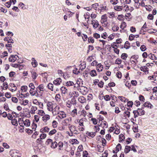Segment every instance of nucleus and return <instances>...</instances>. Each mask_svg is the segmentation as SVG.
I'll return each instance as SVG.
<instances>
[{
    "label": "nucleus",
    "instance_id": "45",
    "mask_svg": "<svg viewBox=\"0 0 157 157\" xmlns=\"http://www.w3.org/2000/svg\"><path fill=\"white\" fill-rule=\"evenodd\" d=\"M79 66V70H81V71H82L86 67V65L85 64L82 65L81 64Z\"/></svg>",
    "mask_w": 157,
    "mask_h": 157
},
{
    "label": "nucleus",
    "instance_id": "41",
    "mask_svg": "<svg viewBox=\"0 0 157 157\" xmlns=\"http://www.w3.org/2000/svg\"><path fill=\"white\" fill-rule=\"evenodd\" d=\"M127 57L128 55L126 53H123L121 55V58L124 60H125Z\"/></svg>",
    "mask_w": 157,
    "mask_h": 157
},
{
    "label": "nucleus",
    "instance_id": "10",
    "mask_svg": "<svg viewBox=\"0 0 157 157\" xmlns=\"http://www.w3.org/2000/svg\"><path fill=\"white\" fill-rule=\"evenodd\" d=\"M142 107L141 109H138V114L136 115V117H138V115L141 116L145 114V112L143 110H142Z\"/></svg>",
    "mask_w": 157,
    "mask_h": 157
},
{
    "label": "nucleus",
    "instance_id": "15",
    "mask_svg": "<svg viewBox=\"0 0 157 157\" xmlns=\"http://www.w3.org/2000/svg\"><path fill=\"white\" fill-rule=\"evenodd\" d=\"M103 66L100 63L98 64L97 67V70L98 72L101 71L103 69Z\"/></svg>",
    "mask_w": 157,
    "mask_h": 157
},
{
    "label": "nucleus",
    "instance_id": "32",
    "mask_svg": "<svg viewBox=\"0 0 157 157\" xmlns=\"http://www.w3.org/2000/svg\"><path fill=\"white\" fill-rule=\"evenodd\" d=\"M126 23L123 21L121 23V25H120V27L122 29H124L126 27Z\"/></svg>",
    "mask_w": 157,
    "mask_h": 157
},
{
    "label": "nucleus",
    "instance_id": "1",
    "mask_svg": "<svg viewBox=\"0 0 157 157\" xmlns=\"http://www.w3.org/2000/svg\"><path fill=\"white\" fill-rule=\"evenodd\" d=\"M18 122L21 126H23V125L21 124H24L26 127H28L30 125V122L29 120L28 119H26L24 121L23 120H21V118H20L18 120Z\"/></svg>",
    "mask_w": 157,
    "mask_h": 157
},
{
    "label": "nucleus",
    "instance_id": "57",
    "mask_svg": "<svg viewBox=\"0 0 157 157\" xmlns=\"http://www.w3.org/2000/svg\"><path fill=\"white\" fill-rule=\"evenodd\" d=\"M12 101L14 103H16L18 102V99L15 97H12L11 98Z\"/></svg>",
    "mask_w": 157,
    "mask_h": 157
},
{
    "label": "nucleus",
    "instance_id": "64",
    "mask_svg": "<svg viewBox=\"0 0 157 157\" xmlns=\"http://www.w3.org/2000/svg\"><path fill=\"white\" fill-rule=\"evenodd\" d=\"M56 131L55 129H53V130L51 131L50 132H49V135H52L54 134L56 132Z\"/></svg>",
    "mask_w": 157,
    "mask_h": 157
},
{
    "label": "nucleus",
    "instance_id": "36",
    "mask_svg": "<svg viewBox=\"0 0 157 157\" xmlns=\"http://www.w3.org/2000/svg\"><path fill=\"white\" fill-rule=\"evenodd\" d=\"M28 87L26 86H23L21 87V90L23 92H25L27 90Z\"/></svg>",
    "mask_w": 157,
    "mask_h": 157
},
{
    "label": "nucleus",
    "instance_id": "35",
    "mask_svg": "<svg viewBox=\"0 0 157 157\" xmlns=\"http://www.w3.org/2000/svg\"><path fill=\"white\" fill-rule=\"evenodd\" d=\"M59 107L58 106H57L55 108L53 109L55 110L54 111H53V110L52 111V113L53 115H56V111L57 112L59 110Z\"/></svg>",
    "mask_w": 157,
    "mask_h": 157
},
{
    "label": "nucleus",
    "instance_id": "46",
    "mask_svg": "<svg viewBox=\"0 0 157 157\" xmlns=\"http://www.w3.org/2000/svg\"><path fill=\"white\" fill-rule=\"evenodd\" d=\"M11 123L12 124L16 126L17 125V122L16 119H13L11 121Z\"/></svg>",
    "mask_w": 157,
    "mask_h": 157
},
{
    "label": "nucleus",
    "instance_id": "18",
    "mask_svg": "<svg viewBox=\"0 0 157 157\" xmlns=\"http://www.w3.org/2000/svg\"><path fill=\"white\" fill-rule=\"evenodd\" d=\"M77 114V109H74L71 113V116L74 117H75Z\"/></svg>",
    "mask_w": 157,
    "mask_h": 157
},
{
    "label": "nucleus",
    "instance_id": "14",
    "mask_svg": "<svg viewBox=\"0 0 157 157\" xmlns=\"http://www.w3.org/2000/svg\"><path fill=\"white\" fill-rule=\"evenodd\" d=\"M107 17L105 14L102 16L101 17V23L102 24L104 23L107 21Z\"/></svg>",
    "mask_w": 157,
    "mask_h": 157
},
{
    "label": "nucleus",
    "instance_id": "17",
    "mask_svg": "<svg viewBox=\"0 0 157 157\" xmlns=\"http://www.w3.org/2000/svg\"><path fill=\"white\" fill-rule=\"evenodd\" d=\"M31 72L32 74V77L33 79L34 80L35 79L37 76L38 75L36 73V72L33 71H31Z\"/></svg>",
    "mask_w": 157,
    "mask_h": 157
},
{
    "label": "nucleus",
    "instance_id": "11",
    "mask_svg": "<svg viewBox=\"0 0 157 157\" xmlns=\"http://www.w3.org/2000/svg\"><path fill=\"white\" fill-rule=\"evenodd\" d=\"M48 109L50 111H52L53 110L52 108L53 104L51 102H48L47 104Z\"/></svg>",
    "mask_w": 157,
    "mask_h": 157
},
{
    "label": "nucleus",
    "instance_id": "7",
    "mask_svg": "<svg viewBox=\"0 0 157 157\" xmlns=\"http://www.w3.org/2000/svg\"><path fill=\"white\" fill-rule=\"evenodd\" d=\"M18 56L17 55H11L10 57L9 60L10 62H14L17 60Z\"/></svg>",
    "mask_w": 157,
    "mask_h": 157
},
{
    "label": "nucleus",
    "instance_id": "2",
    "mask_svg": "<svg viewBox=\"0 0 157 157\" xmlns=\"http://www.w3.org/2000/svg\"><path fill=\"white\" fill-rule=\"evenodd\" d=\"M10 155L12 157H18L21 156V154L17 151L16 150H12L10 152Z\"/></svg>",
    "mask_w": 157,
    "mask_h": 157
},
{
    "label": "nucleus",
    "instance_id": "22",
    "mask_svg": "<svg viewBox=\"0 0 157 157\" xmlns=\"http://www.w3.org/2000/svg\"><path fill=\"white\" fill-rule=\"evenodd\" d=\"M37 109V108L36 106H32L31 108L30 113L32 114H34L35 111Z\"/></svg>",
    "mask_w": 157,
    "mask_h": 157
},
{
    "label": "nucleus",
    "instance_id": "44",
    "mask_svg": "<svg viewBox=\"0 0 157 157\" xmlns=\"http://www.w3.org/2000/svg\"><path fill=\"white\" fill-rule=\"evenodd\" d=\"M52 141L51 139H48L46 142L45 144L46 145L51 144Z\"/></svg>",
    "mask_w": 157,
    "mask_h": 157
},
{
    "label": "nucleus",
    "instance_id": "29",
    "mask_svg": "<svg viewBox=\"0 0 157 157\" xmlns=\"http://www.w3.org/2000/svg\"><path fill=\"white\" fill-rule=\"evenodd\" d=\"M131 149V147L129 146H126L124 149L125 153H128L130 151Z\"/></svg>",
    "mask_w": 157,
    "mask_h": 157
},
{
    "label": "nucleus",
    "instance_id": "39",
    "mask_svg": "<svg viewBox=\"0 0 157 157\" xmlns=\"http://www.w3.org/2000/svg\"><path fill=\"white\" fill-rule=\"evenodd\" d=\"M119 139L120 140L119 142H122L125 139L124 136L122 134H120L119 135Z\"/></svg>",
    "mask_w": 157,
    "mask_h": 157
},
{
    "label": "nucleus",
    "instance_id": "60",
    "mask_svg": "<svg viewBox=\"0 0 157 157\" xmlns=\"http://www.w3.org/2000/svg\"><path fill=\"white\" fill-rule=\"evenodd\" d=\"M104 98L106 101H109L110 100V98L109 96L108 95H106L104 96Z\"/></svg>",
    "mask_w": 157,
    "mask_h": 157
},
{
    "label": "nucleus",
    "instance_id": "42",
    "mask_svg": "<svg viewBox=\"0 0 157 157\" xmlns=\"http://www.w3.org/2000/svg\"><path fill=\"white\" fill-rule=\"evenodd\" d=\"M8 56V53L7 52L5 51L2 54V55L0 56L1 58H3L5 56Z\"/></svg>",
    "mask_w": 157,
    "mask_h": 157
},
{
    "label": "nucleus",
    "instance_id": "40",
    "mask_svg": "<svg viewBox=\"0 0 157 157\" xmlns=\"http://www.w3.org/2000/svg\"><path fill=\"white\" fill-rule=\"evenodd\" d=\"M73 72L74 74L78 75L80 73V71L79 69L78 70L77 68H75L73 71Z\"/></svg>",
    "mask_w": 157,
    "mask_h": 157
},
{
    "label": "nucleus",
    "instance_id": "63",
    "mask_svg": "<svg viewBox=\"0 0 157 157\" xmlns=\"http://www.w3.org/2000/svg\"><path fill=\"white\" fill-rule=\"evenodd\" d=\"M38 114L41 116L44 115L45 114L43 110H39L38 111Z\"/></svg>",
    "mask_w": 157,
    "mask_h": 157
},
{
    "label": "nucleus",
    "instance_id": "47",
    "mask_svg": "<svg viewBox=\"0 0 157 157\" xmlns=\"http://www.w3.org/2000/svg\"><path fill=\"white\" fill-rule=\"evenodd\" d=\"M31 64L34 67H36L38 65L37 62L36 60L33 62L32 61L31 62Z\"/></svg>",
    "mask_w": 157,
    "mask_h": 157
},
{
    "label": "nucleus",
    "instance_id": "8",
    "mask_svg": "<svg viewBox=\"0 0 157 157\" xmlns=\"http://www.w3.org/2000/svg\"><path fill=\"white\" fill-rule=\"evenodd\" d=\"M57 114H58V116L61 119L65 118L66 117V114L63 111H57Z\"/></svg>",
    "mask_w": 157,
    "mask_h": 157
},
{
    "label": "nucleus",
    "instance_id": "38",
    "mask_svg": "<svg viewBox=\"0 0 157 157\" xmlns=\"http://www.w3.org/2000/svg\"><path fill=\"white\" fill-rule=\"evenodd\" d=\"M121 149V146L120 144H118L116 147V152H117Z\"/></svg>",
    "mask_w": 157,
    "mask_h": 157
},
{
    "label": "nucleus",
    "instance_id": "53",
    "mask_svg": "<svg viewBox=\"0 0 157 157\" xmlns=\"http://www.w3.org/2000/svg\"><path fill=\"white\" fill-rule=\"evenodd\" d=\"M79 124L80 126H83V119H81L80 120L79 122Z\"/></svg>",
    "mask_w": 157,
    "mask_h": 157
},
{
    "label": "nucleus",
    "instance_id": "52",
    "mask_svg": "<svg viewBox=\"0 0 157 157\" xmlns=\"http://www.w3.org/2000/svg\"><path fill=\"white\" fill-rule=\"evenodd\" d=\"M127 106L128 107H132L133 105V102L132 101H128Z\"/></svg>",
    "mask_w": 157,
    "mask_h": 157
},
{
    "label": "nucleus",
    "instance_id": "49",
    "mask_svg": "<svg viewBox=\"0 0 157 157\" xmlns=\"http://www.w3.org/2000/svg\"><path fill=\"white\" fill-rule=\"evenodd\" d=\"M99 25V23L98 21L97 20L95 21V23L93 25V27L94 28H96Z\"/></svg>",
    "mask_w": 157,
    "mask_h": 157
},
{
    "label": "nucleus",
    "instance_id": "13",
    "mask_svg": "<svg viewBox=\"0 0 157 157\" xmlns=\"http://www.w3.org/2000/svg\"><path fill=\"white\" fill-rule=\"evenodd\" d=\"M152 105L149 102H146L142 106V108H144V107H147L151 109Z\"/></svg>",
    "mask_w": 157,
    "mask_h": 157
},
{
    "label": "nucleus",
    "instance_id": "3",
    "mask_svg": "<svg viewBox=\"0 0 157 157\" xmlns=\"http://www.w3.org/2000/svg\"><path fill=\"white\" fill-rule=\"evenodd\" d=\"M44 85L43 84H40L39 86L36 89V92L37 94H38V90L39 89L40 90V91H39L38 92L40 93V94H39V95H40L39 96H42L43 94V92L44 91Z\"/></svg>",
    "mask_w": 157,
    "mask_h": 157
},
{
    "label": "nucleus",
    "instance_id": "30",
    "mask_svg": "<svg viewBox=\"0 0 157 157\" xmlns=\"http://www.w3.org/2000/svg\"><path fill=\"white\" fill-rule=\"evenodd\" d=\"M149 57L152 60H156L157 59L156 57L154 54H150L148 55Z\"/></svg>",
    "mask_w": 157,
    "mask_h": 157
},
{
    "label": "nucleus",
    "instance_id": "54",
    "mask_svg": "<svg viewBox=\"0 0 157 157\" xmlns=\"http://www.w3.org/2000/svg\"><path fill=\"white\" fill-rule=\"evenodd\" d=\"M104 85V82L102 81H101L98 83V86L100 88H102L103 87V86Z\"/></svg>",
    "mask_w": 157,
    "mask_h": 157
},
{
    "label": "nucleus",
    "instance_id": "25",
    "mask_svg": "<svg viewBox=\"0 0 157 157\" xmlns=\"http://www.w3.org/2000/svg\"><path fill=\"white\" fill-rule=\"evenodd\" d=\"M32 129L29 128L26 129V132L29 134H31L33 132V129H34V130L35 131L36 130V128H32Z\"/></svg>",
    "mask_w": 157,
    "mask_h": 157
},
{
    "label": "nucleus",
    "instance_id": "56",
    "mask_svg": "<svg viewBox=\"0 0 157 157\" xmlns=\"http://www.w3.org/2000/svg\"><path fill=\"white\" fill-rule=\"evenodd\" d=\"M116 75L118 78H121L122 76V74L121 72L118 71L116 73Z\"/></svg>",
    "mask_w": 157,
    "mask_h": 157
},
{
    "label": "nucleus",
    "instance_id": "4",
    "mask_svg": "<svg viewBox=\"0 0 157 157\" xmlns=\"http://www.w3.org/2000/svg\"><path fill=\"white\" fill-rule=\"evenodd\" d=\"M76 104V100L74 97L72 98L71 101H68L67 105L68 107H70L72 105H75Z\"/></svg>",
    "mask_w": 157,
    "mask_h": 157
},
{
    "label": "nucleus",
    "instance_id": "31",
    "mask_svg": "<svg viewBox=\"0 0 157 157\" xmlns=\"http://www.w3.org/2000/svg\"><path fill=\"white\" fill-rule=\"evenodd\" d=\"M90 74L92 77L95 76L97 75L96 71L94 70H92L90 72Z\"/></svg>",
    "mask_w": 157,
    "mask_h": 157
},
{
    "label": "nucleus",
    "instance_id": "6",
    "mask_svg": "<svg viewBox=\"0 0 157 157\" xmlns=\"http://www.w3.org/2000/svg\"><path fill=\"white\" fill-rule=\"evenodd\" d=\"M82 81H77L76 83L75 84V86H74V88H77L78 89V88L81 87L80 88V90H82L83 88L84 87L83 86V83Z\"/></svg>",
    "mask_w": 157,
    "mask_h": 157
},
{
    "label": "nucleus",
    "instance_id": "28",
    "mask_svg": "<svg viewBox=\"0 0 157 157\" xmlns=\"http://www.w3.org/2000/svg\"><path fill=\"white\" fill-rule=\"evenodd\" d=\"M122 6H115L114 7V9L118 11H121L122 10L123 8Z\"/></svg>",
    "mask_w": 157,
    "mask_h": 157
},
{
    "label": "nucleus",
    "instance_id": "43",
    "mask_svg": "<svg viewBox=\"0 0 157 157\" xmlns=\"http://www.w3.org/2000/svg\"><path fill=\"white\" fill-rule=\"evenodd\" d=\"M138 5V6H135V7H136V9H138L139 7V6L141 5L142 6H145V4L144 2L142 0V1L141 2V3H140L139 2Z\"/></svg>",
    "mask_w": 157,
    "mask_h": 157
},
{
    "label": "nucleus",
    "instance_id": "33",
    "mask_svg": "<svg viewBox=\"0 0 157 157\" xmlns=\"http://www.w3.org/2000/svg\"><path fill=\"white\" fill-rule=\"evenodd\" d=\"M130 47V44L129 42L127 41L125 42L124 44V48L126 49H128Z\"/></svg>",
    "mask_w": 157,
    "mask_h": 157
},
{
    "label": "nucleus",
    "instance_id": "34",
    "mask_svg": "<svg viewBox=\"0 0 157 157\" xmlns=\"http://www.w3.org/2000/svg\"><path fill=\"white\" fill-rule=\"evenodd\" d=\"M70 142H72V144H77L79 143V142L76 139H72L70 140Z\"/></svg>",
    "mask_w": 157,
    "mask_h": 157
},
{
    "label": "nucleus",
    "instance_id": "58",
    "mask_svg": "<svg viewBox=\"0 0 157 157\" xmlns=\"http://www.w3.org/2000/svg\"><path fill=\"white\" fill-rule=\"evenodd\" d=\"M46 136V134L45 133H42L40 134V139H44Z\"/></svg>",
    "mask_w": 157,
    "mask_h": 157
},
{
    "label": "nucleus",
    "instance_id": "26",
    "mask_svg": "<svg viewBox=\"0 0 157 157\" xmlns=\"http://www.w3.org/2000/svg\"><path fill=\"white\" fill-rule=\"evenodd\" d=\"M42 120L44 121H46L47 120H48L50 119V116L49 115H46L42 117Z\"/></svg>",
    "mask_w": 157,
    "mask_h": 157
},
{
    "label": "nucleus",
    "instance_id": "9",
    "mask_svg": "<svg viewBox=\"0 0 157 157\" xmlns=\"http://www.w3.org/2000/svg\"><path fill=\"white\" fill-rule=\"evenodd\" d=\"M61 82V79L60 78H59L53 81V83L55 85L58 86L60 85Z\"/></svg>",
    "mask_w": 157,
    "mask_h": 157
},
{
    "label": "nucleus",
    "instance_id": "48",
    "mask_svg": "<svg viewBox=\"0 0 157 157\" xmlns=\"http://www.w3.org/2000/svg\"><path fill=\"white\" fill-rule=\"evenodd\" d=\"M87 135L89 136H90L92 137H93L95 135V132H89L87 134Z\"/></svg>",
    "mask_w": 157,
    "mask_h": 157
},
{
    "label": "nucleus",
    "instance_id": "5",
    "mask_svg": "<svg viewBox=\"0 0 157 157\" xmlns=\"http://www.w3.org/2000/svg\"><path fill=\"white\" fill-rule=\"evenodd\" d=\"M83 129V128H70V131L72 132L71 134L69 133V135L70 136H72V133L74 134H78L79 133L80 130L79 129Z\"/></svg>",
    "mask_w": 157,
    "mask_h": 157
},
{
    "label": "nucleus",
    "instance_id": "16",
    "mask_svg": "<svg viewBox=\"0 0 157 157\" xmlns=\"http://www.w3.org/2000/svg\"><path fill=\"white\" fill-rule=\"evenodd\" d=\"M78 101L81 103H84L86 101V99L83 96H80L78 98Z\"/></svg>",
    "mask_w": 157,
    "mask_h": 157
},
{
    "label": "nucleus",
    "instance_id": "12",
    "mask_svg": "<svg viewBox=\"0 0 157 157\" xmlns=\"http://www.w3.org/2000/svg\"><path fill=\"white\" fill-rule=\"evenodd\" d=\"M98 125L99 126L102 128H107L108 127L107 123L105 121H102L101 123L99 122Z\"/></svg>",
    "mask_w": 157,
    "mask_h": 157
},
{
    "label": "nucleus",
    "instance_id": "37",
    "mask_svg": "<svg viewBox=\"0 0 157 157\" xmlns=\"http://www.w3.org/2000/svg\"><path fill=\"white\" fill-rule=\"evenodd\" d=\"M10 65L13 67L14 68H17L18 67L20 68V66H21L20 64L17 63H11L10 64ZM19 69H20V68H19Z\"/></svg>",
    "mask_w": 157,
    "mask_h": 157
},
{
    "label": "nucleus",
    "instance_id": "19",
    "mask_svg": "<svg viewBox=\"0 0 157 157\" xmlns=\"http://www.w3.org/2000/svg\"><path fill=\"white\" fill-rule=\"evenodd\" d=\"M118 98L120 99L121 101L124 102H126L128 101V99L123 96H119Z\"/></svg>",
    "mask_w": 157,
    "mask_h": 157
},
{
    "label": "nucleus",
    "instance_id": "50",
    "mask_svg": "<svg viewBox=\"0 0 157 157\" xmlns=\"http://www.w3.org/2000/svg\"><path fill=\"white\" fill-rule=\"evenodd\" d=\"M58 123L57 121H54L52 122V125L53 128H56Z\"/></svg>",
    "mask_w": 157,
    "mask_h": 157
},
{
    "label": "nucleus",
    "instance_id": "55",
    "mask_svg": "<svg viewBox=\"0 0 157 157\" xmlns=\"http://www.w3.org/2000/svg\"><path fill=\"white\" fill-rule=\"evenodd\" d=\"M121 63V60L119 59H117L115 61V63L118 65L120 64Z\"/></svg>",
    "mask_w": 157,
    "mask_h": 157
},
{
    "label": "nucleus",
    "instance_id": "21",
    "mask_svg": "<svg viewBox=\"0 0 157 157\" xmlns=\"http://www.w3.org/2000/svg\"><path fill=\"white\" fill-rule=\"evenodd\" d=\"M75 84H74L73 82L71 81H67L66 83V86H75Z\"/></svg>",
    "mask_w": 157,
    "mask_h": 157
},
{
    "label": "nucleus",
    "instance_id": "24",
    "mask_svg": "<svg viewBox=\"0 0 157 157\" xmlns=\"http://www.w3.org/2000/svg\"><path fill=\"white\" fill-rule=\"evenodd\" d=\"M47 86L49 90H50L52 91H53V84L49 83L48 85Z\"/></svg>",
    "mask_w": 157,
    "mask_h": 157
},
{
    "label": "nucleus",
    "instance_id": "61",
    "mask_svg": "<svg viewBox=\"0 0 157 157\" xmlns=\"http://www.w3.org/2000/svg\"><path fill=\"white\" fill-rule=\"evenodd\" d=\"M135 36L132 34H131L129 35V40H133L134 39V38L135 37Z\"/></svg>",
    "mask_w": 157,
    "mask_h": 157
},
{
    "label": "nucleus",
    "instance_id": "59",
    "mask_svg": "<svg viewBox=\"0 0 157 157\" xmlns=\"http://www.w3.org/2000/svg\"><path fill=\"white\" fill-rule=\"evenodd\" d=\"M29 87H30L31 89L33 90L35 89V87L34 84L33 83H31L29 84Z\"/></svg>",
    "mask_w": 157,
    "mask_h": 157
},
{
    "label": "nucleus",
    "instance_id": "62",
    "mask_svg": "<svg viewBox=\"0 0 157 157\" xmlns=\"http://www.w3.org/2000/svg\"><path fill=\"white\" fill-rule=\"evenodd\" d=\"M91 120L92 121L93 123L94 124L96 125L97 124V120L95 118H92L91 119Z\"/></svg>",
    "mask_w": 157,
    "mask_h": 157
},
{
    "label": "nucleus",
    "instance_id": "20",
    "mask_svg": "<svg viewBox=\"0 0 157 157\" xmlns=\"http://www.w3.org/2000/svg\"><path fill=\"white\" fill-rule=\"evenodd\" d=\"M60 90L62 93L64 94H66L67 92V90L64 86H62L60 88Z\"/></svg>",
    "mask_w": 157,
    "mask_h": 157
},
{
    "label": "nucleus",
    "instance_id": "27",
    "mask_svg": "<svg viewBox=\"0 0 157 157\" xmlns=\"http://www.w3.org/2000/svg\"><path fill=\"white\" fill-rule=\"evenodd\" d=\"M57 143L56 142H52L51 144V147L52 148H55L57 146Z\"/></svg>",
    "mask_w": 157,
    "mask_h": 157
},
{
    "label": "nucleus",
    "instance_id": "23",
    "mask_svg": "<svg viewBox=\"0 0 157 157\" xmlns=\"http://www.w3.org/2000/svg\"><path fill=\"white\" fill-rule=\"evenodd\" d=\"M98 151L100 152H102L104 150V147L100 146L99 145H98Z\"/></svg>",
    "mask_w": 157,
    "mask_h": 157
},
{
    "label": "nucleus",
    "instance_id": "51",
    "mask_svg": "<svg viewBox=\"0 0 157 157\" xmlns=\"http://www.w3.org/2000/svg\"><path fill=\"white\" fill-rule=\"evenodd\" d=\"M88 41L89 43L91 42L92 43H93L94 42V40L92 37H90L88 38Z\"/></svg>",
    "mask_w": 157,
    "mask_h": 157
}]
</instances>
